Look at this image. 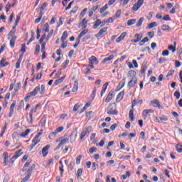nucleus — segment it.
Returning <instances> with one entry per match:
<instances>
[{
	"label": "nucleus",
	"mask_w": 182,
	"mask_h": 182,
	"mask_svg": "<svg viewBox=\"0 0 182 182\" xmlns=\"http://www.w3.org/2000/svg\"><path fill=\"white\" fill-rule=\"evenodd\" d=\"M39 90H41V87L37 86L33 89V91L28 92L26 97L24 98L25 102H29V100L31 99V97H32V96H36Z\"/></svg>",
	"instance_id": "obj_1"
},
{
	"label": "nucleus",
	"mask_w": 182,
	"mask_h": 182,
	"mask_svg": "<svg viewBox=\"0 0 182 182\" xmlns=\"http://www.w3.org/2000/svg\"><path fill=\"white\" fill-rule=\"evenodd\" d=\"M107 114H118L117 110H116V104H111L107 108Z\"/></svg>",
	"instance_id": "obj_2"
},
{
	"label": "nucleus",
	"mask_w": 182,
	"mask_h": 182,
	"mask_svg": "<svg viewBox=\"0 0 182 182\" xmlns=\"http://www.w3.org/2000/svg\"><path fill=\"white\" fill-rule=\"evenodd\" d=\"M144 2V0H138V1L132 8V12H137L139 9L141 8V5H143Z\"/></svg>",
	"instance_id": "obj_3"
},
{
	"label": "nucleus",
	"mask_w": 182,
	"mask_h": 182,
	"mask_svg": "<svg viewBox=\"0 0 182 182\" xmlns=\"http://www.w3.org/2000/svg\"><path fill=\"white\" fill-rule=\"evenodd\" d=\"M92 132V126H88L87 128H85L80 134V140H85V137L86 136V134H89Z\"/></svg>",
	"instance_id": "obj_4"
},
{
	"label": "nucleus",
	"mask_w": 182,
	"mask_h": 182,
	"mask_svg": "<svg viewBox=\"0 0 182 182\" xmlns=\"http://www.w3.org/2000/svg\"><path fill=\"white\" fill-rule=\"evenodd\" d=\"M49 149H50V145L49 144L45 146L42 149L41 151H42L43 157H46L48 156V154L49 153Z\"/></svg>",
	"instance_id": "obj_5"
},
{
	"label": "nucleus",
	"mask_w": 182,
	"mask_h": 182,
	"mask_svg": "<svg viewBox=\"0 0 182 182\" xmlns=\"http://www.w3.org/2000/svg\"><path fill=\"white\" fill-rule=\"evenodd\" d=\"M77 136V131H73L70 136V142L75 143L76 141V137Z\"/></svg>",
	"instance_id": "obj_6"
},
{
	"label": "nucleus",
	"mask_w": 182,
	"mask_h": 182,
	"mask_svg": "<svg viewBox=\"0 0 182 182\" xmlns=\"http://www.w3.org/2000/svg\"><path fill=\"white\" fill-rule=\"evenodd\" d=\"M89 63L90 65H97L99 60H97L95 56L92 55L89 58Z\"/></svg>",
	"instance_id": "obj_7"
},
{
	"label": "nucleus",
	"mask_w": 182,
	"mask_h": 182,
	"mask_svg": "<svg viewBox=\"0 0 182 182\" xmlns=\"http://www.w3.org/2000/svg\"><path fill=\"white\" fill-rule=\"evenodd\" d=\"M151 105H154V107H158V109H164L163 106L160 105V101H159L158 100H153L151 101Z\"/></svg>",
	"instance_id": "obj_8"
},
{
	"label": "nucleus",
	"mask_w": 182,
	"mask_h": 182,
	"mask_svg": "<svg viewBox=\"0 0 182 182\" xmlns=\"http://www.w3.org/2000/svg\"><path fill=\"white\" fill-rule=\"evenodd\" d=\"M8 163H9V155H8V152H4L3 165L8 166Z\"/></svg>",
	"instance_id": "obj_9"
},
{
	"label": "nucleus",
	"mask_w": 182,
	"mask_h": 182,
	"mask_svg": "<svg viewBox=\"0 0 182 182\" xmlns=\"http://www.w3.org/2000/svg\"><path fill=\"white\" fill-rule=\"evenodd\" d=\"M134 38L135 39L132 40L131 42H134V43H137V42H140V41H141V38H143V35L136 33L134 35Z\"/></svg>",
	"instance_id": "obj_10"
},
{
	"label": "nucleus",
	"mask_w": 182,
	"mask_h": 182,
	"mask_svg": "<svg viewBox=\"0 0 182 182\" xmlns=\"http://www.w3.org/2000/svg\"><path fill=\"white\" fill-rule=\"evenodd\" d=\"M107 32V28L104 27L100 30V31L95 35L96 38H100L102 35Z\"/></svg>",
	"instance_id": "obj_11"
},
{
	"label": "nucleus",
	"mask_w": 182,
	"mask_h": 182,
	"mask_svg": "<svg viewBox=\"0 0 182 182\" xmlns=\"http://www.w3.org/2000/svg\"><path fill=\"white\" fill-rule=\"evenodd\" d=\"M136 83H137V78H133L131 79V80L128 82V87L132 88V87H134V86L136 85Z\"/></svg>",
	"instance_id": "obj_12"
},
{
	"label": "nucleus",
	"mask_w": 182,
	"mask_h": 182,
	"mask_svg": "<svg viewBox=\"0 0 182 182\" xmlns=\"http://www.w3.org/2000/svg\"><path fill=\"white\" fill-rule=\"evenodd\" d=\"M127 77H131V79H137L136 77V71L134 70H131L128 72Z\"/></svg>",
	"instance_id": "obj_13"
},
{
	"label": "nucleus",
	"mask_w": 182,
	"mask_h": 182,
	"mask_svg": "<svg viewBox=\"0 0 182 182\" xmlns=\"http://www.w3.org/2000/svg\"><path fill=\"white\" fill-rule=\"evenodd\" d=\"M79 28H82V29H86V28H87V21H86V18L82 19L80 23Z\"/></svg>",
	"instance_id": "obj_14"
},
{
	"label": "nucleus",
	"mask_w": 182,
	"mask_h": 182,
	"mask_svg": "<svg viewBox=\"0 0 182 182\" xmlns=\"http://www.w3.org/2000/svg\"><path fill=\"white\" fill-rule=\"evenodd\" d=\"M100 25L102 26V20H100V19H97V20L95 21L92 28H93V29H97V28H99V26H100Z\"/></svg>",
	"instance_id": "obj_15"
},
{
	"label": "nucleus",
	"mask_w": 182,
	"mask_h": 182,
	"mask_svg": "<svg viewBox=\"0 0 182 182\" xmlns=\"http://www.w3.org/2000/svg\"><path fill=\"white\" fill-rule=\"evenodd\" d=\"M126 35H127V33L124 32L122 33L119 38L116 39V42L119 43V42H122L126 38Z\"/></svg>",
	"instance_id": "obj_16"
},
{
	"label": "nucleus",
	"mask_w": 182,
	"mask_h": 182,
	"mask_svg": "<svg viewBox=\"0 0 182 182\" xmlns=\"http://www.w3.org/2000/svg\"><path fill=\"white\" fill-rule=\"evenodd\" d=\"M109 86V82H105L103 85L102 90L101 91V97L106 93V90L107 89V87Z\"/></svg>",
	"instance_id": "obj_17"
},
{
	"label": "nucleus",
	"mask_w": 182,
	"mask_h": 182,
	"mask_svg": "<svg viewBox=\"0 0 182 182\" xmlns=\"http://www.w3.org/2000/svg\"><path fill=\"white\" fill-rule=\"evenodd\" d=\"M78 87H79V82H77V80H75L74 82V87H73V92L76 93V92H77Z\"/></svg>",
	"instance_id": "obj_18"
},
{
	"label": "nucleus",
	"mask_w": 182,
	"mask_h": 182,
	"mask_svg": "<svg viewBox=\"0 0 182 182\" xmlns=\"http://www.w3.org/2000/svg\"><path fill=\"white\" fill-rule=\"evenodd\" d=\"M0 65L1 68H5L6 66H8L9 65V63L5 59H1V60L0 61Z\"/></svg>",
	"instance_id": "obj_19"
},
{
	"label": "nucleus",
	"mask_w": 182,
	"mask_h": 182,
	"mask_svg": "<svg viewBox=\"0 0 182 182\" xmlns=\"http://www.w3.org/2000/svg\"><path fill=\"white\" fill-rule=\"evenodd\" d=\"M133 113H134V109H130L129 112V117L131 122H134V114Z\"/></svg>",
	"instance_id": "obj_20"
},
{
	"label": "nucleus",
	"mask_w": 182,
	"mask_h": 182,
	"mask_svg": "<svg viewBox=\"0 0 182 182\" xmlns=\"http://www.w3.org/2000/svg\"><path fill=\"white\" fill-rule=\"evenodd\" d=\"M68 142H69V139L63 138V136L61 137V139L60 141V144L61 146H63V144H66Z\"/></svg>",
	"instance_id": "obj_21"
},
{
	"label": "nucleus",
	"mask_w": 182,
	"mask_h": 182,
	"mask_svg": "<svg viewBox=\"0 0 182 182\" xmlns=\"http://www.w3.org/2000/svg\"><path fill=\"white\" fill-rule=\"evenodd\" d=\"M15 41H16V36L11 37V39L10 41L11 48H14L15 47Z\"/></svg>",
	"instance_id": "obj_22"
},
{
	"label": "nucleus",
	"mask_w": 182,
	"mask_h": 182,
	"mask_svg": "<svg viewBox=\"0 0 182 182\" xmlns=\"http://www.w3.org/2000/svg\"><path fill=\"white\" fill-rule=\"evenodd\" d=\"M36 167L35 164H33L27 171L26 174H30V176H32V171L33 169Z\"/></svg>",
	"instance_id": "obj_23"
},
{
	"label": "nucleus",
	"mask_w": 182,
	"mask_h": 182,
	"mask_svg": "<svg viewBox=\"0 0 182 182\" xmlns=\"http://www.w3.org/2000/svg\"><path fill=\"white\" fill-rule=\"evenodd\" d=\"M161 30L162 31H171V28L170 26H168V25L167 24H164L161 26Z\"/></svg>",
	"instance_id": "obj_24"
},
{
	"label": "nucleus",
	"mask_w": 182,
	"mask_h": 182,
	"mask_svg": "<svg viewBox=\"0 0 182 182\" xmlns=\"http://www.w3.org/2000/svg\"><path fill=\"white\" fill-rule=\"evenodd\" d=\"M143 21H144V17H141L138 22L136 23V28H140V26H141L142 23H143Z\"/></svg>",
	"instance_id": "obj_25"
},
{
	"label": "nucleus",
	"mask_w": 182,
	"mask_h": 182,
	"mask_svg": "<svg viewBox=\"0 0 182 182\" xmlns=\"http://www.w3.org/2000/svg\"><path fill=\"white\" fill-rule=\"evenodd\" d=\"M21 62H22V55L20 56V58L16 63V69H19V68H21Z\"/></svg>",
	"instance_id": "obj_26"
},
{
	"label": "nucleus",
	"mask_w": 182,
	"mask_h": 182,
	"mask_svg": "<svg viewBox=\"0 0 182 182\" xmlns=\"http://www.w3.org/2000/svg\"><path fill=\"white\" fill-rule=\"evenodd\" d=\"M67 38H68V31H65L61 37V42H65V41H66Z\"/></svg>",
	"instance_id": "obj_27"
},
{
	"label": "nucleus",
	"mask_w": 182,
	"mask_h": 182,
	"mask_svg": "<svg viewBox=\"0 0 182 182\" xmlns=\"http://www.w3.org/2000/svg\"><path fill=\"white\" fill-rule=\"evenodd\" d=\"M31 133V129H26L25 132H23L20 136L21 137H26V136L28 135V134Z\"/></svg>",
	"instance_id": "obj_28"
},
{
	"label": "nucleus",
	"mask_w": 182,
	"mask_h": 182,
	"mask_svg": "<svg viewBox=\"0 0 182 182\" xmlns=\"http://www.w3.org/2000/svg\"><path fill=\"white\" fill-rule=\"evenodd\" d=\"M87 32H89L88 29H85V30H83L82 31H81V33L78 36L79 38H83V36H85V35H86V33H87Z\"/></svg>",
	"instance_id": "obj_29"
},
{
	"label": "nucleus",
	"mask_w": 182,
	"mask_h": 182,
	"mask_svg": "<svg viewBox=\"0 0 182 182\" xmlns=\"http://www.w3.org/2000/svg\"><path fill=\"white\" fill-rule=\"evenodd\" d=\"M176 42H174V45L175 46H173V45H169L168 46V50H172L173 53H174V52H176Z\"/></svg>",
	"instance_id": "obj_30"
},
{
	"label": "nucleus",
	"mask_w": 182,
	"mask_h": 182,
	"mask_svg": "<svg viewBox=\"0 0 182 182\" xmlns=\"http://www.w3.org/2000/svg\"><path fill=\"white\" fill-rule=\"evenodd\" d=\"M114 58V55H109L107 58H105L103 60H102V63H106V62H110V60H112V59H113Z\"/></svg>",
	"instance_id": "obj_31"
},
{
	"label": "nucleus",
	"mask_w": 182,
	"mask_h": 182,
	"mask_svg": "<svg viewBox=\"0 0 182 182\" xmlns=\"http://www.w3.org/2000/svg\"><path fill=\"white\" fill-rule=\"evenodd\" d=\"M122 15V10H118L115 15L114 16V19H118V18H120V16Z\"/></svg>",
	"instance_id": "obj_32"
},
{
	"label": "nucleus",
	"mask_w": 182,
	"mask_h": 182,
	"mask_svg": "<svg viewBox=\"0 0 182 182\" xmlns=\"http://www.w3.org/2000/svg\"><path fill=\"white\" fill-rule=\"evenodd\" d=\"M123 96H124V91H122L118 94L117 96V100H122V99H123Z\"/></svg>",
	"instance_id": "obj_33"
},
{
	"label": "nucleus",
	"mask_w": 182,
	"mask_h": 182,
	"mask_svg": "<svg viewBox=\"0 0 182 182\" xmlns=\"http://www.w3.org/2000/svg\"><path fill=\"white\" fill-rule=\"evenodd\" d=\"M112 98H113V94L109 93L105 99L106 103H109V102H110V100H112Z\"/></svg>",
	"instance_id": "obj_34"
},
{
	"label": "nucleus",
	"mask_w": 182,
	"mask_h": 182,
	"mask_svg": "<svg viewBox=\"0 0 182 182\" xmlns=\"http://www.w3.org/2000/svg\"><path fill=\"white\" fill-rule=\"evenodd\" d=\"M136 23V19H130L127 21L128 26H132V25H134Z\"/></svg>",
	"instance_id": "obj_35"
},
{
	"label": "nucleus",
	"mask_w": 182,
	"mask_h": 182,
	"mask_svg": "<svg viewBox=\"0 0 182 182\" xmlns=\"http://www.w3.org/2000/svg\"><path fill=\"white\" fill-rule=\"evenodd\" d=\"M157 26V23L151 22L148 25L149 29H151L152 28H156Z\"/></svg>",
	"instance_id": "obj_36"
},
{
	"label": "nucleus",
	"mask_w": 182,
	"mask_h": 182,
	"mask_svg": "<svg viewBox=\"0 0 182 182\" xmlns=\"http://www.w3.org/2000/svg\"><path fill=\"white\" fill-rule=\"evenodd\" d=\"M43 31L44 32H49V24H48V23H46V24H44Z\"/></svg>",
	"instance_id": "obj_37"
},
{
	"label": "nucleus",
	"mask_w": 182,
	"mask_h": 182,
	"mask_svg": "<svg viewBox=\"0 0 182 182\" xmlns=\"http://www.w3.org/2000/svg\"><path fill=\"white\" fill-rule=\"evenodd\" d=\"M29 178H31V174L27 173L21 182H26V181H28V180H29Z\"/></svg>",
	"instance_id": "obj_38"
},
{
	"label": "nucleus",
	"mask_w": 182,
	"mask_h": 182,
	"mask_svg": "<svg viewBox=\"0 0 182 182\" xmlns=\"http://www.w3.org/2000/svg\"><path fill=\"white\" fill-rule=\"evenodd\" d=\"M29 178H31V174L27 173L21 182H26V181H28V180H29Z\"/></svg>",
	"instance_id": "obj_39"
},
{
	"label": "nucleus",
	"mask_w": 182,
	"mask_h": 182,
	"mask_svg": "<svg viewBox=\"0 0 182 182\" xmlns=\"http://www.w3.org/2000/svg\"><path fill=\"white\" fill-rule=\"evenodd\" d=\"M173 75H174V70H171L170 71H168L166 75L168 80L170 79V76H173Z\"/></svg>",
	"instance_id": "obj_40"
},
{
	"label": "nucleus",
	"mask_w": 182,
	"mask_h": 182,
	"mask_svg": "<svg viewBox=\"0 0 182 182\" xmlns=\"http://www.w3.org/2000/svg\"><path fill=\"white\" fill-rule=\"evenodd\" d=\"M83 172V171L82 170V168H79L77 171V178H80V177H82V173Z\"/></svg>",
	"instance_id": "obj_41"
},
{
	"label": "nucleus",
	"mask_w": 182,
	"mask_h": 182,
	"mask_svg": "<svg viewBox=\"0 0 182 182\" xmlns=\"http://www.w3.org/2000/svg\"><path fill=\"white\" fill-rule=\"evenodd\" d=\"M176 147V151H178V153H182V145L177 144Z\"/></svg>",
	"instance_id": "obj_42"
},
{
	"label": "nucleus",
	"mask_w": 182,
	"mask_h": 182,
	"mask_svg": "<svg viewBox=\"0 0 182 182\" xmlns=\"http://www.w3.org/2000/svg\"><path fill=\"white\" fill-rule=\"evenodd\" d=\"M86 12H87V8H85L80 13V17L83 18L85 15H86Z\"/></svg>",
	"instance_id": "obj_43"
},
{
	"label": "nucleus",
	"mask_w": 182,
	"mask_h": 182,
	"mask_svg": "<svg viewBox=\"0 0 182 182\" xmlns=\"http://www.w3.org/2000/svg\"><path fill=\"white\" fill-rule=\"evenodd\" d=\"M15 106H16V101H14L13 103L10 106V111L14 112V109H15Z\"/></svg>",
	"instance_id": "obj_44"
},
{
	"label": "nucleus",
	"mask_w": 182,
	"mask_h": 182,
	"mask_svg": "<svg viewBox=\"0 0 182 182\" xmlns=\"http://www.w3.org/2000/svg\"><path fill=\"white\" fill-rule=\"evenodd\" d=\"M40 95H45V85H41Z\"/></svg>",
	"instance_id": "obj_45"
},
{
	"label": "nucleus",
	"mask_w": 182,
	"mask_h": 182,
	"mask_svg": "<svg viewBox=\"0 0 182 182\" xmlns=\"http://www.w3.org/2000/svg\"><path fill=\"white\" fill-rule=\"evenodd\" d=\"M107 8H109L107 6V4H105L102 8L100 9V14H103V12H105V11H106V9H107Z\"/></svg>",
	"instance_id": "obj_46"
},
{
	"label": "nucleus",
	"mask_w": 182,
	"mask_h": 182,
	"mask_svg": "<svg viewBox=\"0 0 182 182\" xmlns=\"http://www.w3.org/2000/svg\"><path fill=\"white\" fill-rule=\"evenodd\" d=\"M142 114L144 116V119H147V114H149V112L147 111V109H144L143 112H142Z\"/></svg>",
	"instance_id": "obj_47"
},
{
	"label": "nucleus",
	"mask_w": 182,
	"mask_h": 182,
	"mask_svg": "<svg viewBox=\"0 0 182 182\" xmlns=\"http://www.w3.org/2000/svg\"><path fill=\"white\" fill-rule=\"evenodd\" d=\"M65 21V18L63 17H60L58 21V28H59V26H60V25H62L63 23V21Z\"/></svg>",
	"instance_id": "obj_48"
},
{
	"label": "nucleus",
	"mask_w": 182,
	"mask_h": 182,
	"mask_svg": "<svg viewBox=\"0 0 182 182\" xmlns=\"http://www.w3.org/2000/svg\"><path fill=\"white\" fill-rule=\"evenodd\" d=\"M46 6H47V4L46 3H43L42 4V6L40 8L41 14H42V11H43L44 9H46Z\"/></svg>",
	"instance_id": "obj_49"
},
{
	"label": "nucleus",
	"mask_w": 182,
	"mask_h": 182,
	"mask_svg": "<svg viewBox=\"0 0 182 182\" xmlns=\"http://www.w3.org/2000/svg\"><path fill=\"white\" fill-rule=\"evenodd\" d=\"M41 141V139H38L36 138H33V140H32V143H33V144H38V143H40Z\"/></svg>",
	"instance_id": "obj_50"
},
{
	"label": "nucleus",
	"mask_w": 182,
	"mask_h": 182,
	"mask_svg": "<svg viewBox=\"0 0 182 182\" xmlns=\"http://www.w3.org/2000/svg\"><path fill=\"white\" fill-rule=\"evenodd\" d=\"M39 52H41V46L37 44L36 46V53L38 55Z\"/></svg>",
	"instance_id": "obj_51"
},
{
	"label": "nucleus",
	"mask_w": 182,
	"mask_h": 182,
	"mask_svg": "<svg viewBox=\"0 0 182 182\" xmlns=\"http://www.w3.org/2000/svg\"><path fill=\"white\" fill-rule=\"evenodd\" d=\"M166 62H167V59H166V58H164L163 57H161L159 58V63H164Z\"/></svg>",
	"instance_id": "obj_52"
},
{
	"label": "nucleus",
	"mask_w": 182,
	"mask_h": 182,
	"mask_svg": "<svg viewBox=\"0 0 182 182\" xmlns=\"http://www.w3.org/2000/svg\"><path fill=\"white\" fill-rule=\"evenodd\" d=\"M82 159V156H77L76 158V164H80V160Z\"/></svg>",
	"instance_id": "obj_53"
},
{
	"label": "nucleus",
	"mask_w": 182,
	"mask_h": 182,
	"mask_svg": "<svg viewBox=\"0 0 182 182\" xmlns=\"http://www.w3.org/2000/svg\"><path fill=\"white\" fill-rule=\"evenodd\" d=\"M25 104L23 103V101L21 100L20 102H19V105H18V110H21V109H22V107Z\"/></svg>",
	"instance_id": "obj_54"
},
{
	"label": "nucleus",
	"mask_w": 182,
	"mask_h": 182,
	"mask_svg": "<svg viewBox=\"0 0 182 182\" xmlns=\"http://www.w3.org/2000/svg\"><path fill=\"white\" fill-rule=\"evenodd\" d=\"M164 21H171V18H170L169 15H166L162 18Z\"/></svg>",
	"instance_id": "obj_55"
},
{
	"label": "nucleus",
	"mask_w": 182,
	"mask_h": 182,
	"mask_svg": "<svg viewBox=\"0 0 182 182\" xmlns=\"http://www.w3.org/2000/svg\"><path fill=\"white\" fill-rule=\"evenodd\" d=\"M80 107V105H79V104H75L73 109V112H77Z\"/></svg>",
	"instance_id": "obj_56"
},
{
	"label": "nucleus",
	"mask_w": 182,
	"mask_h": 182,
	"mask_svg": "<svg viewBox=\"0 0 182 182\" xmlns=\"http://www.w3.org/2000/svg\"><path fill=\"white\" fill-rule=\"evenodd\" d=\"M11 4L8 3L6 6V12H9V11H11Z\"/></svg>",
	"instance_id": "obj_57"
},
{
	"label": "nucleus",
	"mask_w": 182,
	"mask_h": 182,
	"mask_svg": "<svg viewBox=\"0 0 182 182\" xmlns=\"http://www.w3.org/2000/svg\"><path fill=\"white\" fill-rule=\"evenodd\" d=\"M148 36H149L150 39L154 38V31H150L148 33Z\"/></svg>",
	"instance_id": "obj_58"
},
{
	"label": "nucleus",
	"mask_w": 182,
	"mask_h": 182,
	"mask_svg": "<svg viewBox=\"0 0 182 182\" xmlns=\"http://www.w3.org/2000/svg\"><path fill=\"white\" fill-rule=\"evenodd\" d=\"M63 127H59L55 129V131L57 132V133H61V132H63Z\"/></svg>",
	"instance_id": "obj_59"
},
{
	"label": "nucleus",
	"mask_w": 182,
	"mask_h": 182,
	"mask_svg": "<svg viewBox=\"0 0 182 182\" xmlns=\"http://www.w3.org/2000/svg\"><path fill=\"white\" fill-rule=\"evenodd\" d=\"M16 32V30H11L9 33V36H11L12 38L13 36H14Z\"/></svg>",
	"instance_id": "obj_60"
},
{
	"label": "nucleus",
	"mask_w": 182,
	"mask_h": 182,
	"mask_svg": "<svg viewBox=\"0 0 182 182\" xmlns=\"http://www.w3.org/2000/svg\"><path fill=\"white\" fill-rule=\"evenodd\" d=\"M68 170H70V171H72V170H73V162L70 161L69 165H68Z\"/></svg>",
	"instance_id": "obj_61"
},
{
	"label": "nucleus",
	"mask_w": 182,
	"mask_h": 182,
	"mask_svg": "<svg viewBox=\"0 0 182 182\" xmlns=\"http://www.w3.org/2000/svg\"><path fill=\"white\" fill-rule=\"evenodd\" d=\"M96 150H97L96 148L92 147V148H90L89 151H90V154H93L95 153V151H96Z\"/></svg>",
	"instance_id": "obj_62"
},
{
	"label": "nucleus",
	"mask_w": 182,
	"mask_h": 182,
	"mask_svg": "<svg viewBox=\"0 0 182 182\" xmlns=\"http://www.w3.org/2000/svg\"><path fill=\"white\" fill-rule=\"evenodd\" d=\"M173 95L175 96V97H176V99H180V92H178V91H176Z\"/></svg>",
	"instance_id": "obj_63"
},
{
	"label": "nucleus",
	"mask_w": 182,
	"mask_h": 182,
	"mask_svg": "<svg viewBox=\"0 0 182 182\" xmlns=\"http://www.w3.org/2000/svg\"><path fill=\"white\" fill-rule=\"evenodd\" d=\"M169 52L167 50H165L162 52V56H168Z\"/></svg>",
	"instance_id": "obj_64"
}]
</instances>
